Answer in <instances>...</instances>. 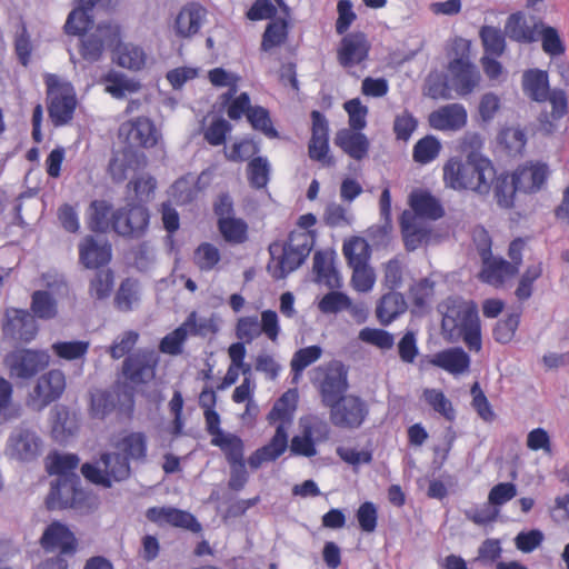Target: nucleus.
<instances>
[{
	"mask_svg": "<svg viewBox=\"0 0 569 569\" xmlns=\"http://www.w3.org/2000/svg\"><path fill=\"white\" fill-rule=\"evenodd\" d=\"M496 168L482 153L452 156L442 167V181L446 188L455 191H471L489 196L495 180Z\"/></svg>",
	"mask_w": 569,
	"mask_h": 569,
	"instance_id": "nucleus-1",
	"label": "nucleus"
},
{
	"mask_svg": "<svg viewBox=\"0 0 569 569\" xmlns=\"http://www.w3.org/2000/svg\"><path fill=\"white\" fill-rule=\"evenodd\" d=\"M317 222L313 213L298 219V229L290 232L286 243L273 242L269 246L270 261L267 270L274 279H283L299 268L309 256L316 241V232L310 230Z\"/></svg>",
	"mask_w": 569,
	"mask_h": 569,
	"instance_id": "nucleus-2",
	"label": "nucleus"
},
{
	"mask_svg": "<svg viewBox=\"0 0 569 569\" xmlns=\"http://www.w3.org/2000/svg\"><path fill=\"white\" fill-rule=\"evenodd\" d=\"M441 328L450 341L463 340L471 351H480L481 327L477 306L459 297H449L438 306Z\"/></svg>",
	"mask_w": 569,
	"mask_h": 569,
	"instance_id": "nucleus-3",
	"label": "nucleus"
},
{
	"mask_svg": "<svg viewBox=\"0 0 569 569\" xmlns=\"http://www.w3.org/2000/svg\"><path fill=\"white\" fill-rule=\"evenodd\" d=\"M48 94V111L54 126L68 123L74 113L77 99L73 86L58 76L49 73L44 77Z\"/></svg>",
	"mask_w": 569,
	"mask_h": 569,
	"instance_id": "nucleus-4",
	"label": "nucleus"
},
{
	"mask_svg": "<svg viewBox=\"0 0 569 569\" xmlns=\"http://www.w3.org/2000/svg\"><path fill=\"white\" fill-rule=\"evenodd\" d=\"M43 450V441L36 429L27 422H21L10 432L4 455L19 462L37 460Z\"/></svg>",
	"mask_w": 569,
	"mask_h": 569,
	"instance_id": "nucleus-5",
	"label": "nucleus"
},
{
	"mask_svg": "<svg viewBox=\"0 0 569 569\" xmlns=\"http://www.w3.org/2000/svg\"><path fill=\"white\" fill-rule=\"evenodd\" d=\"M81 472L92 483L110 488L113 482L122 481L130 476L129 460L121 453H104L100 466L84 463Z\"/></svg>",
	"mask_w": 569,
	"mask_h": 569,
	"instance_id": "nucleus-6",
	"label": "nucleus"
},
{
	"mask_svg": "<svg viewBox=\"0 0 569 569\" xmlns=\"http://www.w3.org/2000/svg\"><path fill=\"white\" fill-rule=\"evenodd\" d=\"M313 380L319 388L322 402L327 407L343 397L349 387L348 370L340 361H331L326 366L318 367Z\"/></svg>",
	"mask_w": 569,
	"mask_h": 569,
	"instance_id": "nucleus-7",
	"label": "nucleus"
},
{
	"mask_svg": "<svg viewBox=\"0 0 569 569\" xmlns=\"http://www.w3.org/2000/svg\"><path fill=\"white\" fill-rule=\"evenodd\" d=\"M121 29L114 22H102L81 39L80 54L89 62L99 61L107 49H112L120 41Z\"/></svg>",
	"mask_w": 569,
	"mask_h": 569,
	"instance_id": "nucleus-8",
	"label": "nucleus"
},
{
	"mask_svg": "<svg viewBox=\"0 0 569 569\" xmlns=\"http://www.w3.org/2000/svg\"><path fill=\"white\" fill-rule=\"evenodd\" d=\"M480 236L482 239L478 243V251L482 260V269L479 277L483 282L499 287L518 272V267L502 258L493 257L487 232L481 230Z\"/></svg>",
	"mask_w": 569,
	"mask_h": 569,
	"instance_id": "nucleus-9",
	"label": "nucleus"
},
{
	"mask_svg": "<svg viewBox=\"0 0 569 569\" xmlns=\"http://www.w3.org/2000/svg\"><path fill=\"white\" fill-rule=\"evenodd\" d=\"M150 214L144 204L129 202L112 212V229L127 238L142 237L149 226Z\"/></svg>",
	"mask_w": 569,
	"mask_h": 569,
	"instance_id": "nucleus-10",
	"label": "nucleus"
},
{
	"mask_svg": "<svg viewBox=\"0 0 569 569\" xmlns=\"http://www.w3.org/2000/svg\"><path fill=\"white\" fill-rule=\"evenodd\" d=\"M330 407V419L336 427L357 429L366 420L369 409L358 396H343Z\"/></svg>",
	"mask_w": 569,
	"mask_h": 569,
	"instance_id": "nucleus-11",
	"label": "nucleus"
},
{
	"mask_svg": "<svg viewBox=\"0 0 569 569\" xmlns=\"http://www.w3.org/2000/svg\"><path fill=\"white\" fill-rule=\"evenodd\" d=\"M50 355L47 350L19 349L6 358L10 373L17 378L29 379L49 366Z\"/></svg>",
	"mask_w": 569,
	"mask_h": 569,
	"instance_id": "nucleus-12",
	"label": "nucleus"
},
{
	"mask_svg": "<svg viewBox=\"0 0 569 569\" xmlns=\"http://www.w3.org/2000/svg\"><path fill=\"white\" fill-rule=\"evenodd\" d=\"M38 323L29 311L17 308H7L2 323L4 338L28 343L38 335Z\"/></svg>",
	"mask_w": 569,
	"mask_h": 569,
	"instance_id": "nucleus-13",
	"label": "nucleus"
},
{
	"mask_svg": "<svg viewBox=\"0 0 569 569\" xmlns=\"http://www.w3.org/2000/svg\"><path fill=\"white\" fill-rule=\"evenodd\" d=\"M158 362L159 357L154 350L139 349L124 359L122 373L134 385L147 383L154 378Z\"/></svg>",
	"mask_w": 569,
	"mask_h": 569,
	"instance_id": "nucleus-14",
	"label": "nucleus"
},
{
	"mask_svg": "<svg viewBox=\"0 0 569 569\" xmlns=\"http://www.w3.org/2000/svg\"><path fill=\"white\" fill-rule=\"evenodd\" d=\"M449 84L459 94L467 96L473 91L480 80V73L469 57L462 53L448 66Z\"/></svg>",
	"mask_w": 569,
	"mask_h": 569,
	"instance_id": "nucleus-15",
	"label": "nucleus"
},
{
	"mask_svg": "<svg viewBox=\"0 0 569 569\" xmlns=\"http://www.w3.org/2000/svg\"><path fill=\"white\" fill-rule=\"evenodd\" d=\"M119 136L123 137L131 147L146 149L154 147L160 138L154 123L146 117L123 122L119 128Z\"/></svg>",
	"mask_w": 569,
	"mask_h": 569,
	"instance_id": "nucleus-16",
	"label": "nucleus"
},
{
	"mask_svg": "<svg viewBox=\"0 0 569 569\" xmlns=\"http://www.w3.org/2000/svg\"><path fill=\"white\" fill-rule=\"evenodd\" d=\"M79 477L58 478L52 482L46 503L49 509L76 508L84 493L78 488Z\"/></svg>",
	"mask_w": 569,
	"mask_h": 569,
	"instance_id": "nucleus-17",
	"label": "nucleus"
},
{
	"mask_svg": "<svg viewBox=\"0 0 569 569\" xmlns=\"http://www.w3.org/2000/svg\"><path fill=\"white\" fill-rule=\"evenodd\" d=\"M312 136L309 142V157L325 167L333 164L329 153V127L326 117L319 111L311 112Z\"/></svg>",
	"mask_w": 569,
	"mask_h": 569,
	"instance_id": "nucleus-18",
	"label": "nucleus"
},
{
	"mask_svg": "<svg viewBox=\"0 0 569 569\" xmlns=\"http://www.w3.org/2000/svg\"><path fill=\"white\" fill-rule=\"evenodd\" d=\"M66 389V378L62 371L53 369L39 378L32 396L33 406L43 409L61 397Z\"/></svg>",
	"mask_w": 569,
	"mask_h": 569,
	"instance_id": "nucleus-19",
	"label": "nucleus"
},
{
	"mask_svg": "<svg viewBox=\"0 0 569 569\" xmlns=\"http://www.w3.org/2000/svg\"><path fill=\"white\" fill-rule=\"evenodd\" d=\"M146 517L151 522L159 526L170 525L178 528L188 529L192 532H199L201 525L194 516L188 511L174 507H152L146 512Z\"/></svg>",
	"mask_w": 569,
	"mask_h": 569,
	"instance_id": "nucleus-20",
	"label": "nucleus"
},
{
	"mask_svg": "<svg viewBox=\"0 0 569 569\" xmlns=\"http://www.w3.org/2000/svg\"><path fill=\"white\" fill-rule=\"evenodd\" d=\"M370 43L362 32H352L342 38L338 49V61L345 68L363 62L369 54Z\"/></svg>",
	"mask_w": 569,
	"mask_h": 569,
	"instance_id": "nucleus-21",
	"label": "nucleus"
},
{
	"mask_svg": "<svg viewBox=\"0 0 569 569\" xmlns=\"http://www.w3.org/2000/svg\"><path fill=\"white\" fill-rule=\"evenodd\" d=\"M40 543L47 551H59L64 555L73 553L77 549V539L73 532L59 521H54L46 528Z\"/></svg>",
	"mask_w": 569,
	"mask_h": 569,
	"instance_id": "nucleus-22",
	"label": "nucleus"
},
{
	"mask_svg": "<svg viewBox=\"0 0 569 569\" xmlns=\"http://www.w3.org/2000/svg\"><path fill=\"white\" fill-rule=\"evenodd\" d=\"M467 110L460 103H451L432 111L429 124L439 131H458L467 123Z\"/></svg>",
	"mask_w": 569,
	"mask_h": 569,
	"instance_id": "nucleus-23",
	"label": "nucleus"
},
{
	"mask_svg": "<svg viewBox=\"0 0 569 569\" xmlns=\"http://www.w3.org/2000/svg\"><path fill=\"white\" fill-rule=\"evenodd\" d=\"M288 448V432L283 426H277L276 432L270 441L263 447L257 449L248 459V465L256 470L266 462L276 461Z\"/></svg>",
	"mask_w": 569,
	"mask_h": 569,
	"instance_id": "nucleus-24",
	"label": "nucleus"
},
{
	"mask_svg": "<svg viewBox=\"0 0 569 569\" xmlns=\"http://www.w3.org/2000/svg\"><path fill=\"white\" fill-rule=\"evenodd\" d=\"M401 232L407 250L413 251L429 241L430 224L418 219L410 211H405L400 219Z\"/></svg>",
	"mask_w": 569,
	"mask_h": 569,
	"instance_id": "nucleus-25",
	"label": "nucleus"
},
{
	"mask_svg": "<svg viewBox=\"0 0 569 569\" xmlns=\"http://www.w3.org/2000/svg\"><path fill=\"white\" fill-rule=\"evenodd\" d=\"M333 251H317L313 256L312 270L315 281L329 289H340L342 279L335 264Z\"/></svg>",
	"mask_w": 569,
	"mask_h": 569,
	"instance_id": "nucleus-26",
	"label": "nucleus"
},
{
	"mask_svg": "<svg viewBox=\"0 0 569 569\" xmlns=\"http://www.w3.org/2000/svg\"><path fill=\"white\" fill-rule=\"evenodd\" d=\"M207 11L198 3H188L181 8L174 20V32L179 38H191L199 32Z\"/></svg>",
	"mask_w": 569,
	"mask_h": 569,
	"instance_id": "nucleus-27",
	"label": "nucleus"
},
{
	"mask_svg": "<svg viewBox=\"0 0 569 569\" xmlns=\"http://www.w3.org/2000/svg\"><path fill=\"white\" fill-rule=\"evenodd\" d=\"M80 261L86 268H99L111 259V246L104 239L86 237L79 244Z\"/></svg>",
	"mask_w": 569,
	"mask_h": 569,
	"instance_id": "nucleus-28",
	"label": "nucleus"
},
{
	"mask_svg": "<svg viewBox=\"0 0 569 569\" xmlns=\"http://www.w3.org/2000/svg\"><path fill=\"white\" fill-rule=\"evenodd\" d=\"M549 174L546 163L530 162L517 169L513 173L518 191L536 192L541 189Z\"/></svg>",
	"mask_w": 569,
	"mask_h": 569,
	"instance_id": "nucleus-29",
	"label": "nucleus"
},
{
	"mask_svg": "<svg viewBox=\"0 0 569 569\" xmlns=\"http://www.w3.org/2000/svg\"><path fill=\"white\" fill-rule=\"evenodd\" d=\"M297 389H289L286 391L273 405L272 409L267 416L270 425L283 426L284 431L288 432L292 423L295 412L298 403Z\"/></svg>",
	"mask_w": 569,
	"mask_h": 569,
	"instance_id": "nucleus-30",
	"label": "nucleus"
},
{
	"mask_svg": "<svg viewBox=\"0 0 569 569\" xmlns=\"http://www.w3.org/2000/svg\"><path fill=\"white\" fill-rule=\"evenodd\" d=\"M430 363L457 376L468 371L470 357L462 348L456 347L435 353Z\"/></svg>",
	"mask_w": 569,
	"mask_h": 569,
	"instance_id": "nucleus-31",
	"label": "nucleus"
},
{
	"mask_svg": "<svg viewBox=\"0 0 569 569\" xmlns=\"http://www.w3.org/2000/svg\"><path fill=\"white\" fill-rule=\"evenodd\" d=\"M409 203L411 213L420 220H437L443 216V208L439 200L426 190L412 191Z\"/></svg>",
	"mask_w": 569,
	"mask_h": 569,
	"instance_id": "nucleus-32",
	"label": "nucleus"
},
{
	"mask_svg": "<svg viewBox=\"0 0 569 569\" xmlns=\"http://www.w3.org/2000/svg\"><path fill=\"white\" fill-rule=\"evenodd\" d=\"M539 27L541 21L529 24L523 13L517 12L508 18L505 29L509 38L530 43L538 40Z\"/></svg>",
	"mask_w": 569,
	"mask_h": 569,
	"instance_id": "nucleus-33",
	"label": "nucleus"
},
{
	"mask_svg": "<svg viewBox=\"0 0 569 569\" xmlns=\"http://www.w3.org/2000/svg\"><path fill=\"white\" fill-rule=\"evenodd\" d=\"M335 142L340 147L348 156L356 160H362L367 157L369 151V140L361 132H355L349 129L340 130Z\"/></svg>",
	"mask_w": 569,
	"mask_h": 569,
	"instance_id": "nucleus-34",
	"label": "nucleus"
},
{
	"mask_svg": "<svg viewBox=\"0 0 569 569\" xmlns=\"http://www.w3.org/2000/svg\"><path fill=\"white\" fill-rule=\"evenodd\" d=\"M407 309L403 296L397 291H390L382 296L377 306V317L382 325H389Z\"/></svg>",
	"mask_w": 569,
	"mask_h": 569,
	"instance_id": "nucleus-35",
	"label": "nucleus"
},
{
	"mask_svg": "<svg viewBox=\"0 0 569 569\" xmlns=\"http://www.w3.org/2000/svg\"><path fill=\"white\" fill-rule=\"evenodd\" d=\"M113 52L117 63L127 69L140 70L146 64V53L143 49L133 43H121V40L114 46Z\"/></svg>",
	"mask_w": 569,
	"mask_h": 569,
	"instance_id": "nucleus-36",
	"label": "nucleus"
},
{
	"mask_svg": "<svg viewBox=\"0 0 569 569\" xmlns=\"http://www.w3.org/2000/svg\"><path fill=\"white\" fill-rule=\"evenodd\" d=\"M128 460L144 461L147 457V437L143 432H131L117 445Z\"/></svg>",
	"mask_w": 569,
	"mask_h": 569,
	"instance_id": "nucleus-37",
	"label": "nucleus"
},
{
	"mask_svg": "<svg viewBox=\"0 0 569 569\" xmlns=\"http://www.w3.org/2000/svg\"><path fill=\"white\" fill-rule=\"evenodd\" d=\"M523 90L536 101H546L549 96L548 74L541 70H529L523 74Z\"/></svg>",
	"mask_w": 569,
	"mask_h": 569,
	"instance_id": "nucleus-38",
	"label": "nucleus"
},
{
	"mask_svg": "<svg viewBox=\"0 0 569 569\" xmlns=\"http://www.w3.org/2000/svg\"><path fill=\"white\" fill-rule=\"evenodd\" d=\"M299 428L301 432L315 440L317 443L327 441L330 436L329 423L319 415L309 413L300 417Z\"/></svg>",
	"mask_w": 569,
	"mask_h": 569,
	"instance_id": "nucleus-39",
	"label": "nucleus"
},
{
	"mask_svg": "<svg viewBox=\"0 0 569 569\" xmlns=\"http://www.w3.org/2000/svg\"><path fill=\"white\" fill-rule=\"evenodd\" d=\"M80 459L74 453H52L47 458V470L50 475H57L59 478L78 477L74 473Z\"/></svg>",
	"mask_w": 569,
	"mask_h": 569,
	"instance_id": "nucleus-40",
	"label": "nucleus"
},
{
	"mask_svg": "<svg viewBox=\"0 0 569 569\" xmlns=\"http://www.w3.org/2000/svg\"><path fill=\"white\" fill-rule=\"evenodd\" d=\"M112 208L104 200H94L88 209L89 227L93 231L104 232L112 228Z\"/></svg>",
	"mask_w": 569,
	"mask_h": 569,
	"instance_id": "nucleus-41",
	"label": "nucleus"
},
{
	"mask_svg": "<svg viewBox=\"0 0 569 569\" xmlns=\"http://www.w3.org/2000/svg\"><path fill=\"white\" fill-rule=\"evenodd\" d=\"M491 189L499 207L508 209L513 206L515 193L518 191L513 176L509 177L507 173L496 174Z\"/></svg>",
	"mask_w": 569,
	"mask_h": 569,
	"instance_id": "nucleus-42",
	"label": "nucleus"
},
{
	"mask_svg": "<svg viewBox=\"0 0 569 569\" xmlns=\"http://www.w3.org/2000/svg\"><path fill=\"white\" fill-rule=\"evenodd\" d=\"M342 251L351 268L368 264L371 254L369 243L361 237H353L346 241Z\"/></svg>",
	"mask_w": 569,
	"mask_h": 569,
	"instance_id": "nucleus-43",
	"label": "nucleus"
},
{
	"mask_svg": "<svg viewBox=\"0 0 569 569\" xmlns=\"http://www.w3.org/2000/svg\"><path fill=\"white\" fill-rule=\"evenodd\" d=\"M219 231L223 239L230 243H243L248 239V224L244 220L234 217L220 218Z\"/></svg>",
	"mask_w": 569,
	"mask_h": 569,
	"instance_id": "nucleus-44",
	"label": "nucleus"
},
{
	"mask_svg": "<svg viewBox=\"0 0 569 569\" xmlns=\"http://www.w3.org/2000/svg\"><path fill=\"white\" fill-rule=\"evenodd\" d=\"M199 192L198 179L189 173L178 179L170 188V197L178 204H186L196 199Z\"/></svg>",
	"mask_w": 569,
	"mask_h": 569,
	"instance_id": "nucleus-45",
	"label": "nucleus"
},
{
	"mask_svg": "<svg viewBox=\"0 0 569 569\" xmlns=\"http://www.w3.org/2000/svg\"><path fill=\"white\" fill-rule=\"evenodd\" d=\"M156 188L157 181L150 174H141L130 180L127 186L128 198H130L131 192L133 193V197L129 202L143 204L142 202H147L152 197Z\"/></svg>",
	"mask_w": 569,
	"mask_h": 569,
	"instance_id": "nucleus-46",
	"label": "nucleus"
},
{
	"mask_svg": "<svg viewBox=\"0 0 569 569\" xmlns=\"http://www.w3.org/2000/svg\"><path fill=\"white\" fill-rule=\"evenodd\" d=\"M221 260L220 250L212 243L202 242L193 252V262L200 271L209 272L217 268Z\"/></svg>",
	"mask_w": 569,
	"mask_h": 569,
	"instance_id": "nucleus-47",
	"label": "nucleus"
},
{
	"mask_svg": "<svg viewBox=\"0 0 569 569\" xmlns=\"http://www.w3.org/2000/svg\"><path fill=\"white\" fill-rule=\"evenodd\" d=\"M211 443L219 447L226 455L229 465L243 462V441L240 437L227 433L221 438H212Z\"/></svg>",
	"mask_w": 569,
	"mask_h": 569,
	"instance_id": "nucleus-48",
	"label": "nucleus"
},
{
	"mask_svg": "<svg viewBox=\"0 0 569 569\" xmlns=\"http://www.w3.org/2000/svg\"><path fill=\"white\" fill-rule=\"evenodd\" d=\"M31 310L39 319H52L58 312L57 301L50 292L37 290L31 297Z\"/></svg>",
	"mask_w": 569,
	"mask_h": 569,
	"instance_id": "nucleus-49",
	"label": "nucleus"
},
{
	"mask_svg": "<svg viewBox=\"0 0 569 569\" xmlns=\"http://www.w3.org/2000/svg\"><path fill=\"white\" fill-rule=\"evenodd\" d=\"M441 143L435 136H426L413 147V160L421 164H427L433 161L440 153Z\"/></svg>",
	"mask_w": 569,
	"mask_h": 569,
	"instance_id": "nucleus-50",
	"label": "nucleus"
},
{
	"mask_svg": "<svg viewBox=\"0 0 569 569\" xmlns=\"http://www.w3.org/2000/svg\"><path fill=\"white\" fill-rule=\"evenodd\" d=\"M288 37V23L279 19L270 22L262 36L261 49L269 51L272 48L281 46Z\"/></svg>",
	"mask_w": 569,
	"mask_h": 569,
	"instance_id": "nucleus-51",
	"label": "nucleus"
},
{
	"mask_svg": "<svg viewBox=\"0 0 569 569\" xmlns=\"http://www.w3.org/2000/svg\"><path fill=\"white\" fill-rule=\"evenodd\" d=\"M114 391L97 389L91 392V413L96 418H104L116 408Z\"/></svg>",
	"mask_w": 569,
	"mask_h": 569,
	"instance_id": "nucleus-52",
	"label": "nucleus"
},
{
	"mask_svg": "<svg viewBox=\"0 0 569 569\" xmlns=\"http://www.w3.org/2000/svg\"><path fill=\"white\" fill-rule=\"evenodd\" d=\"M187 326H189V322H183L177 329L166 335L159 343V350L164 355H180L183 350V345L189 336L188 332L186 331Z\"/></svg>",
	"mask_w": 569,
	"mask_h": 569,
	"instance_id": "nucleus-53",
	"label": "nucleus"
},
{
	"mask_svg": "<svg viewBox=\"0 0 569 569\" xmlns=\"http://www.w3.org/2000/svg\"><path fill=\"white\" fill-rule=\"evenodd\" d=\"M322 355V349L319 346H310L307 348L299 349L295 352L291 359V370L293 372V381H297L302 371L316 362Z\"/></svg>",
	"mask_w": 569,
	"mask_h": 569,
	"instance_id": "nucleus-54",
	"label": "nucleus"
},
{
	"mask_svg": "<svg viewBox=\"0 0 569 569\" xmlns=\"http://www.w3.org/2000/svg\"><path fill=\"white\" fill-rule=\"evenodd\" d=\"M423 399L438 413L452 421L456 417L451 401L438 389H425Z\"/></svg>",
	"mask_w": 569,
	"mask_h": 569,
	"instance_id": "nucleus-55",
	"label": "nucleus"
},
{
	"mask_svg": "<svg viewBox=\"0 0 569 569\" xmlns=\"http://www.w3.org/2000/svg\"><path fill=\"white\" fill-rule=\"evenodd\" d=\"M91 10L79 8L71 11L64 23V31L68 34L79 36L87 31L93 23Z\"/></svg>",
	"mask_w": 569,
	"mask_h": 569,
	"instance_id": "nucleus-56",
	"label": "nucleus"
},
{
	"mask_svg": "<svg viewBox=\"0 0 569 569\" xmlns=\"http://www.w3.org/2000/svg\"><path fill=\"white\" fill-rule=\"evenodd\" d=\"M248 121L253 129L261 131L268 138H277L278 132L272 126L269 111L260 106H256L249 110Z\"/></svg>",
	"mask_w": 569,
	"mask_h": 569,
	"instance_id": "nucleus-57",
	"label": "nucleus"
},
{
	"mask_svg": "<svg viewBox=\"0 0 569 569\" xmlns=\"http://www.w3.org/2000/svg\"><path fill=\"white\" fill-rule=\"evenodd\" d=\"M270 164L267 158L257 157L248 163V179L254 188H264L269 182Z\"/></svg>",
	"mask_w": 569,
	"mask_h": 569,
	"instance_id": "nucleus-58",
	"label": "nucleus"
},
{
	"mask_svg": "<svg viewBox=\"0 0 569 569\" xmlns=\"http://www.w3.org/2000/svg\"><path fill=\"white\" fill-rule=\"evenodd\" d=\"M542 274L541 262L528 266L521 276L518 287L516 289V297L520 301L528 300L532 295L533 282Z\"/></svg>",
	"mask_w": 569,
	"mask_h": 569,
	"instance_id": "nucleus-59",
	"label": "nucleus"
},
{
	"mask_svg": "<svg viewBox=\"0 0 569 569\" xmlns=\"http://www.w3.org/2000/svg\"><path fill=\"white\" fill-rule=\"evenodd\" d=\"M350 307V298L337 289H331L318 302V308L322 313H338Z\"/></svg>",
	"mask_w": 569,
	"mask_h": 569,
	"instance_id": "nucleus-60",
	"label": "nucleus"
},
{
	"mask_svg": "<svg viewBox=\"0 0 569 569\" xmlns=\"http://www.w3.org/2000/svg\"><path fill=\"white\" fill-rule=\"evenodd\" d=\"M499 140L511 156L520 154L527 142L523 130L518 127L503 129L500 133Z\"/></svg>",
	"mask_w": 569,
	"mask_h": 569,
	"instance_id": "nucleus-61",
	"label": "nucleus"
},
{
	"mask_svg": "<svg viewBox=\"0 0 569 569\" xmlns=\"http://www.w3.org/2000/svg\"><path fill=\"white\" fill-rule=\"evenodd\" d=\"M113 289V273L111 270H100L90 282L89 293L97 300L108 298Z\"/></svg>",
	"mask_w": 569,
	"mask_h": 569,
	"instance_id": "nucleus-62",
	"label": "nucleus"
},
{
	"mask_svg": "<svg viewBox=\"0 0 569 569\" xmlns=\"http://www.w3.org/2000/svg\"><path fill=\"white\" fill-rule=\"evenodd\" d=\"M480 37L487 54L500 56L503 52L506 41L500 29L486 26L481 29Z\"/></svg>",
	"mask_w": 569,
	"mask_h": 569,
	"instance_id": "nucleus-63",
	"label": "nucleus"
},
{
	"mask_svg": "<svg viewBox=\"0 0 569 569\" xmlns=\"http://www.w3.org/2000/svg\"><path fill=\"white\" fill-rule=\"evenodd\" d=\"M106 91L116 99H122L127 92H136L139 83L121 74L110 73L106 78Z\"/></svg>",
	"mask_w": 569,
	"mask_h": 569,
	"instance_id": "nucleus-64",
	"label": "nucleus"
}]
</instances>
